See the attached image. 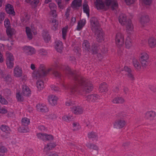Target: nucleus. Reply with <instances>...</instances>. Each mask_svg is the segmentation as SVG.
I'll list each match as a JSON object with an SVG mask.
<instances>
[{"instance_id":"obj_1","label":"nucleus","mask_w":156,"mask_h":156,"mask_svg":"<svg viewBox=\"0 0 156 156\" xmlns=\"http://www.w3.org/2000/svg\"><path fill=\"white\" fill-rule=\"evenodd\" d=\"M61 69L65 70L67 74L71 76L75 82V85L70 88V94L77 96L78 94H81L80 91H78L79 87L83 90V92H89L93 88L92 84L88 80L83 78L77 73L76 71H72L68 66H66L64 68L61 67Z\"/></svg>"},{"instance_id":"obj_2","label":"nucleus","mask_w":156,"mask_h":156,"mask_svg":"<svg viewBox=\"0 0 156 156\" xmlns=\"http://www.w3.org/2000/svg\"><path fill=\"white\" fill-rule=\"evenodd\" d=\"M60 65L55 63L53 68L46 69L45 66L43 64H41L37 70L34 71L32 75L33 78L34 79L41 78L43 76L46 75L50 72L51 71L53 74L57 78H58L59 81L60 86L62 87L64 90L68 89V86L66 85L63 81V76L56 69H60Z\"/></svg>"},{"instance_id":"obj_3","label":"nucleus","mask_w":156,"mask_h":156,"mask_svg":"<svg viewBox=\"0 0 156 156\" xmlns=\"http://www.w3.org/2000/svg\"><path fill=\"white\" fill-rule=\"evenodd\" d=\"M91 29L95 33L97 41L101 42L104 40V33L100 27V25L97 19L92 18L90 20Z\"/></svg>"},{"instance_id":"obj_4","label":"nucleus","mask_w":156,"mask_h":156,"mask_svg":"<svg viewBox=\"0 0 156 156\" xmlns=\"http://www.w3.org/2000/svg\"><path fill=\"white\" fill-rule=\"evenodd\" d=\"M95 5L98 10H107L110 6H111L113 10L118 7V4L115 0H105V3L102 0H96Z\"/></svg>"},{"instance_id":"obj_5","label":"nucleus","mask_w":156,"mask_h":156,"mask_svg":"<svg viewBox=\"0 0 156 156\" xmlns=\"http://www.w3.org/2000/svg\"><path fill=\"white\" fill-rule=\"evenodd\" d=\"M115 42L119 48L118 50L119 55L124 56L126 55V52L123 48L124 42V35L120 32L118 33L115 35Z\"/></svg>"},{"instance_id":"obj_6","label":"nucleus","mask_w":156,"mask_h":156,"mask_svg":"<svg viewBox=\"0 0 156 156\" xmlns=\"http://www.w3.org/2000/svg\"><path fill=\"white\" fill-rule=\"evenodd\" d=\"M119 22L122 25H126V30L128 33L130 34L134 31V28L130 20H127L126 15L121 14L119 17Z\"/></svg>"},{"instance_id":"obj_7","label":"nucleus","mask_w":156,"mask_h":156,"mask_svg":"<svg viewBox=\"0 0 156 156\" xmlns=\"http://www.w3.org/2000/svg\"><path fill=\"white\" fill-rule=\"evenodd\" d=\"M83 49L87 52H91L93 54H97V58L98 60H101L103 58V56L100 53H98V48L95 45H93L91 49L90 48V45L88 41L84 40L83 43Z\"/></svg>"},{"instance_id":"obj_8","label":"nucleus","mask_w":156,"mask_h":156,"mask_svg":"<svg viewBox=\"0 0 156 156\" xmlns=\"http://www.w3.org/2000/svg\"><path fill=\"white\" fill-rule=\"evenodd\" d=\"M6 63L7 67L9 69L13 68L14 65V57L11 53L7 51L6 52Z\"/></svg>"},{"instance_id":"obj_9","label":"nucleus","mask_w":156,"mask_h":156,"mask_svg":"<svg viewBox=\"0 0 156 156\" xmlns=\"http://www.w3.org/2000/svg\"><path fill=\"white\" fill-rule=\"evenodd\" d=\"M149 55L146 52H143L141 54L140 60L142 66L146 68L149 64Z\"/></svg>"},{"instance_id":"obj_10","label":"nucleus","mask_w":156,"mask_h":156,"mask_svg":"<svg viewBox=\"0 0 156 156\" xmlns=\"http://www.w3.org/2000/svg\"><path fill=\"white\" fill-rule=\"evenodd\" d=\"M23 52L28 55H31L35 53V49L30 46H25L22 47Z\"/></svg>"},{"instance_id":"obj_11","label":"nucleus","mask_w":156,"mask_h":156,"mask_svg":"<svg viewBox=\"0 0 156 156\" xmlns=\"http://www.w3.org/2000/svg\"><path fill=\"white\" fill-rule=\"evenodd\" d=\"M36 107L37 110L41 112H46L48 111L47 106L44 104H38Z\"/></svg>"},{"instance_id":"obj_12","label":"nucleus","mask_w":156,"mask_h":156,"mask_svg":"<svg viewBox=\"0 0 156 156\" xmlns=\"http://www.w3.org/2000/svg\"><path fill=\"white\" fill-rule=\"evenodd\" d=\"M71 108L72 111L76 114H81L83 112V108L80 106H73Z\"/></svg>"},{"instance_id":"obj_13","label":"nucleus","mask_w":156,"mask_h":156,"mask_svg":"<svg viewBox=\"0 0 156 156\" xmlns=\"http://www.w3.org/2000/svg\"><path fill=\"white\" fill-rule=\"evenodd\" d=\"M58 98L55 95L51 94L48 97V100L50 104L52 105H55L56 104Z\"/></svg>"},{"instance_id":"obj_14","label":"nucleus","mask_w":156,"mask_h":156,"mask_svg":"<svg viewBox=\"0 0 156 156\" xmlns=\"http://www.w3.org/2000/svg\"><path fill=\"white\" fill-rule=\"evenodd\" d=\"M13 73L14 76L16 77L21 76L23 73L21 68L18 66H16L14 69Z\"/></svg>"},{"instance_id":"obj_15","label":"nucleus","mask_w":156,"mask_h":156,"mask_svg":"<svg viewBox=\"0 0 156 156\" xmlns=\"http://www.w3.org/2000/svg\"><path fill=\"white\" fill-rule=\"evenodd\" d=\"M149 20L150 19L149 16L144 14L141 17L140 21L141 25L144 27L146 26L147 23L149 22Z\"/></svg>"},{"instance_id":"obj_16","label":"nucleus","mask_w":156,"mask_h":156,"mask_svg":"<svg viewBox=\"0 0 156 156\" xmlns=\"http://www.w3.org/2000/svg\"><path fill=\"white\" fill-rule=\"evenodd\" d=\"M26 32L27 37L29 40H31L33 37V32L34 35L36 34L37 32L34 31L32 27L30 28V27H26Z\"/></svg>"},{"instance_id":"obj_17","label":"nucleus","mask_w":156,"mask_h":156,"mask_svg":"<svg viewBox=\"0 0 156 156\" xmlns=\"http://www.w3.org/2000/svg\"><path fill=\"white\" fill-rule=\"evenodd\" d=\"M124 71L125 72L126 74H127L128 77L131 80H133L134 77L133 75L131 73V70L128 67L125 66L124 67L123 70L122 71V72L120 73L121 74L123 73Z\"/></svg>"},{"instance_id":"obj_18","label":"nucleus","mask_w":156,"mask_h":156,"mask_svg":"<svg viewBox=\"0 0 156 156\" xmlns=\"http://www.w3.org/2000/svg\"><path fill=\"white\" fill-rule=\"evenodd\" d=\"M22 91L23 95L24 96H29L31 93V91L27 85H23L22 87Z\"/></svg>"},{"instance_id":"obj_19","label":"nucleus","mask_w":156,"mask_h":156,"mask_svg":"<svg viewBox=\"0 0 156 156\" xmlns=\"http://www.w3.org/2000/svg\"><path fill=\"white\" fill-rule=\"evenodd\" d=\"M126 122L123 120H119L115 121L114 124V127L115 128H121L125 125Z\"/></svg>"},{"instance_id":"obj_20","label":"nucleus","mask_w":156,"mask_h":156,"mask_svg":"<svg viewBox=\"0 0 156 156\" xmlns=\"http://www.w3.org/2000/svg\"><path fill=\"white\" fill-rule=\"evenodd\" d=\"M156 116V113L154 111H147L145 114V117L147 119H152Z\"/></svg>"},{"instance_id":"obj_21","label":"nucleus","mask_w":156,"mask_h":156,"mask_svg":"<svg viewBox=\"0 0 156 156\" xmlns=\"http://www.w3.org/2000/svg\"><path fill=\"white\" fill-rule=\"evenodd\" d=\"M5 10L8 14L12 16L15 15V13L13 6L10 4H8L6 5Z\"/></svg>"},{"instance_id":"obj_22","label":"nucleus","mask_w":156,"mask_h":156,"mask_svg":"<svg viewBox=\"0 0 156 156\" xmlns=\"http://www.w3.org/2000/svg\"><path fill=\"white\" fill-rule=\"evenodd\" d=\"M148 44L150 48H153L156 47V39L153 37H150L148 40Z\"/></svg>"},{"instance_id":"obj_23","label":"nucleus","mask_w":156,"mask_h":156,"mask_svg":"<svg viewBox=\"0 0 156 156\" xmlns=\"http://www.w3.org/2000/svg\"><path fill=\"white\" fill-rule=\"evenodd\" d=\"M99 98V97L96 94L89 95L87 96V100L89 102H94Z\"/></svg>"},{"instance_id":"obj_24","label":"nucleus","mask_w":156,"mask_h":156,"mask_svg":"<svg viewBox=\"0 0 156 156\" xmlns=\"http://www.w3.org/2000/svg\"><path fill=\"white\" fill-rule=\"evenodd\" d=\"M55 43V49L58 52L61 53L63 48L62 42L58 40L56 41Z\"/></svg>"},{"instance_id":"obj_25","label":"nucleus","mask_w":156,"mask_h":156,"mask_svg":"<svg viewBox=\"0 0 156 156\" xmlns=\"http://www.w3.org/2000/svg\"><path fill=\"white\" fill-rule=\"evenodd\" d=\"M86 23L85 20L83 19L80 20L78 22L76 30L78 31L81 30Z\"/></svg>"},{"instance_id":"obj_26","label":"nucleus","mask_w":156,"mask_h":156,"mask_svg":"<svg viewBox=\"0 0 156 156\" xmlns=\"http://www.w3.org/2000/svg\"><path fill=\"white\" fill-rule=\"evenodd\" d=\"M133 64L135 68L137 71H140L141 69V65L139 61L135 58H134L132 61Z\"/></svg>"},{"instance_id":"obj_27","label":"nucleus","mask_w":156,"mask_h":156,"mask_svg":"<svg viewBox=\"0 0 156 156\" xmlns=\"http://www.w3.org/2000/svg\"><path fill=\"white\" fill-rule=\"evenodd\" d=\"M82 0H74L72 2V7L75 9L80 7L82 5Z\"/></svg>"},{"instance_id":"obj_28","label":"nucleus","mask_w":156,"mask_h":156,"mask_svg":"<svg viewBox=\"0 0 156 156\" xmlns=\"http://www.w3.org/2000/svg\"><path fill=\"white\" fill-rule=\"evenodd\" d=\"M83 10L84 13H85L88 17L90 15V9L88 5L84 2L83 5Z\"/></svg>"},{"instance_id":"obj_29","label":"nucleus","mask_w":156,"mask_h":156,"mask_svg":"<svg viewBox=\"0 0 156 156\" xmlns=\"http://www.w3.org/2000/svg\"><path fill=\"white\" fill-rule=\"evenodd\" d=\"M42 36L46 42H48L50 40V37L48 33V31L46 30H43Z\"/></svg>"},{"instance_id":"obj_30","label":"nucleus","mask_w":156,"mask_h":156,"mask_svg":"<svg viewBox=\"0 0 156 156\" xmlns=\"http://www.w3.org/2000/svg\"><path fill=\"white\" fill-rule=\"evenodd\" d=\"M132 40L130 37L128 36L126 39L125 45L126 48L129 49L132 46Z\"/></svg>"},{"instance_id":"obj_31","label":"nucleus","mask_w":156,"mask_h":156,"mask_svg":"<svg viewBox=\"0 0 156 156\" xmlns=\"http://www.w3.org/2000/svg\"><path fill=\"white\" fill-rule=\"evenodd\" d=\"M37 87L39 90H41L44 88V82L42 80H38L36 83Z\"/></svg>"},{"instance_id":"obj_32","label":"nucleus","mask_w":156,"mask_h":156,"mask_svg":"<svg viewBox=\"0 0 156 156\" xmlns=\"http://www.w3.org/2000/svg\"><path fill=\"white\" fill-rule=\"evenodd\" d=\"M68 26L66 25L63 27L62 29V37L64 40H65L66 39V37L68 31Z\"/></svg>"},{"instance_id":"obj_33","label":"nucleus","mask_w":156,"mask_h":156,"mask_svg":"<svg viewBox=\"0 0 156 156\" xmlns=\"http://www.w3.org/2000/svg\"><path fill=\"white\" fill-rule=\"evenodd\" d=\"M58 20L53 19L51 21V27L53 30H56L58 29Z\"/></svg>"},{"instance_id":"obj_34","label":"nucleus","mask_w":156,"mask_h":156,"mask_svg":"<svg viewBox=\"0 0 156 156\" xmlns=\"http://www.w3.org/2000/svg\"><path fill=\"white\" fill-rule=\"evenodd\" d=\"M107 86L105 83H101L99 87V90L101 92H106L107 91Z\"/></svg>"},{"instance_id":"obj_35","label":"nucleus","mask_w":156,"mask_h":156,"mask_svg":"<svg viewBox=\"0 0 156 156\" xmlns=\"http://www.w3.org/2000/svg\"><path fill=\"white\" fill-rule=\"evenodd\" d=\"M114 103H122L124 101V100L122 97H117L115 98L112 101Z\"/></svg>"},{"instance_id":"obj_36","label":"nucleus","mask_w":156,"mask_h":156,"mask_svg":"<svg viewBox=\"0 0 156 156\" xmlns=\"http://www.w3.org/2000/svg\"><path fill=\"white\" fill-rule=\"evenodd\" d=\"M0 128L2 131L6 133H9L11 131L10 128L8 126L5 125H2Z\"/></svg>"},{"instance_id":"obj_37","label":"nucleus","mask_w":156,"mask_h":156,"mask_svg":"<svg viewBox=\"0 0 156 156\" xmlns=\"http://www.w3.org/2000/svg\"><path fill=\"white\" fill-rule=\"evenodd\" d=\"M15 32V30L11 27L6 29V33L9 37H11L13 34Z\"/></svg>"},{"instance_id":"obj_38","label":"nucleus","mask_w":156,"mask_h":156,"mask_svg":"<svg viewBox=\"0 0 156 156\" xmlns=\"http://www.w3.org/2000/svg\"><path fill=\"white\" fill-rule=\"evenodd\" d=\"M88 137L91 138L93 140H97L98 139V136L97 133L94 132H91L88 134Z\"/></svg>"},{"instance_id":"obj_39","label":"nucleus","mask_w":156,"mask_h":156,"mask_svg":"<svg viewBox=\"0 0 156 156\" xmlns=\"http://www.w3.org/2000/svg\"><path fill=\"white\" fill-rule=\"evenodd\" d=\"M86 146L90 149H93L97 151H98L99 149L97 145L91 144L87 143L86 144Z\"/></svg>"},{"instance_id":"obj_40","label":"nucleus","mask_w":156,"mask_h":156,"mask_svg":"<svg viewBox=\"0 0 156 156\" xmlns=\"http://www.w3.org/2000/svg\"><path fill=\"white\" fill-rule=\"evenodd\" d=\"M22 123L23 125L27 126L30 123V119L26 117L23 118L21 120Z\"/></svg>"},{"instance_id":"obj_41","label":"nucleus","mask_w":156,"mask_h":156,"mask_svg":"<svg viewBox=\"0 0 156 156\" xmlns=\"http://www.w3.org/2000/svg\"><path fill=\"white\" fill-rule=\"evenodd\" d=\"M56 146L55 143H49L47 144L46 146L45 147L44 150H50L54 148Z\"/></svg>"},{"instance_id":"obj_42","label":"nucleus","mask_w":156,"mask_h":156,"mask_svg":"<svg viewBox=\"0 0 156 156\" xmlns=\"http://www.w3.org/2000/svg\"><path fill=\"white\" fill-rule=\"evenodd\" d=\"M38 53L40 55L44 57H45L47 54V51L43 49H40L38 51Z\"/></svg>"},{"instance_id":"obj_43","label":"nucleus","mask_w":156,"mask_h":156,"mask_svg":"<svg viewBox=\"0 0 156 156\" xmlns=\"http://www.w3.org/2000/svg\"><path fill=\"white\" fill-rule=\"evenodd\" d=\"M18 131L21 133H27L29 131V129L27 127H20L18 129Z\"/></svg>"},{"instance_id":"obj_44","label":"nucleus","mask_w":156,"mask_h":156,"mask_svg":"<svg viewBox=\"0 0 156 156\" xmlns=\"http://www.w3.org/2000/svg\"><path fill=\"white\" fill-rule=\"evenodd\" d=\"M16 98L19 101H22L24 100L23 96H22L20 92H18L16 94Z\"/></svg>"},{"instance_id":"obj_45","label":"nucleus","mask_w":156,"mask_h":156,"mask_svg":"<svg viewBox=\"0 0 156 156\" xmlns=\"http://www.w3.org/2000/svg\"><path fill=\"white\" fill-rule=\"evenodd\" d=\"M5 75V69L4 68L0 69V79H3Z\"/></svg>"},{"instance_id":"obj_46","label":"nucleus","mask_w":156,"mask_h":156,"mask_svg":"<svg viewBox=\"0 0 156 156\" xmlns=\"http://www.w3.org/2000/svg\"><path fill=\"white\" fill-rule=\"evenodd\" d=\"M74 104H75V102L72 101L71 99H68L66 102V105L67 106L73 105Z\"/></svg>"},{"instance_id":"obj_47","label":"nucleus","mask_w":156,"mask_h":156,"mask_svg":"<svg viewBox=\"0 0 156 156\" xmlns=\"http://www.w3.org/2000/svg\"><path fill=\"white\" fill-rule=\"evenodd\" d=\"M0 103L3 105H7L8 103V102L4 98H3L1 95L0 94Z\"/></svg>"},{"instance_id":"obj_48","label":"nucleus","mask_w":156,"mask_h":156,"mask_svg":"<svg viewBox=\"0 0 156 156\" xmlns=\"http://www.w3.org/2000/svg\"><path fill=\"white\" fill-rule=\"evenodd\" d=\"M3 79H4L5 81L9 82L11 81L12 80L11 76L10 75H7L6 76L5 75Z\"/></svg>"},{"instance_id":"obj_49","label":"nucleus","mask_w":156,"mask_h":156,"mask_svg":"<svg viewBox=\"0 0 156 156\" xmlns=\"http://www.w3.org/2000/svg\"><path fill=\"white\" fill-rule=\"evenodd\" d=\"M4 25L5 27L7 29L11 27L10 26V22L8 19H5L4 21Z\"/></svg>"},{"instance_id":"obj_50","label":"nucleus","mask_w":156,"mask_h":156,"mask_svg":"<svg viewBox=\"0 0 156 156\" xmlns=\"http://www.w3.org/2000/svg\"><path fill=\"white\" fill-rule=\"evenodd\" d=\"M45 136L44 140H51L53 139V137L51 135L45 134Z\"/></svg>"},{"instance_id":"obj_51","label":"nucleus","mask_w":156,"mask_h":156,"mask_svg":"<svg viewBox=\"0 0 156 156\" xmlns=\"http://www.w3.org/2000/svg\"><path fill=\"white\" fill-rule=\"evenodd\" d=\"M37 136L38 139H41L44 141L45 140V134L39 133L37 134Z\"/></svg>"},{"instance_id":"obj_52","label":"nucleus","mask_w":156,"mask_h":156,"mask_svg":"<svg viewBox=\"0 0 156 156\" xmlns=\"http://www.w3.org/2000/svg\"><path fill=\"white\" fill-rule=\"evenodd\" d=\"M62 119L63 121L68 122L71 120V117L64 115L62 117Z\"/></svg>"},{"instance_id":"obj_53","label":"nucleus","mask_w":156,"mask_h":156,"mask_svg":"<svg viewBox=\"0 0 156 156\" xmlns=\"http://www.w3.org/2000/svg\"><path fill=\"white\" fill-rule=\"evenodd\" d=\"M55 1L58 4V7L61 9H63L64 8V6L61 3L62 0H55Z\"/></svg>"},{"instance_id":"obj_54","label":"nucleus","mask_w":156,"mask_h":156,"mask_svg":"<svg viewBox=\"0 0 156 156\" xmlns=\"http://www.w3.org/2000/svg\"><path fill=\"white\" fill-rule=\"evenodd\" d=\"M73 126L74 128V130H76L79 129L80 128V126L78 123L77 122H74L73 124Z\"/></svg>"},{"instance_id":"obj_55","label":"nucleus","mask_w":156,"mask_h":156,"mask_svg":"<svg viewBox=\"0 0 156 156\" xmlns=\"http://www.w3.org/2000/svg\"><path fill=\"white\" fill-rule=\"evenodd\" d=\"M5 16V13L3 12H0V24L4 20Z\"/></svg>"},{"instance_id":"obj_56","label":"nucleus","mask_w":156,"mask_h":156,"mask_svg":"<svg viewBox=\"0 0 156 156\" xmlns=\"http://www.w3.org/2000/svg\"><path fill=\"white\" fill-rule=\"evenodd\" d=\"M51 89L54 91H61L59 87H58L55 85H51Z\"/></svg>"},{"instance_id":"obj_57","label":"nucleus","mask_w":156,"mask_h":156,"mask_svg":"<svg viewBox=\"0 0 156 156\" xmlns=\"http://www.w3.org/2000/svg\"><path fill=\"white\" fill-rule=\"evenodd\" d=\"M7 112V110L4 107H1L0 108V113L4 114Z\"/></svg>"},{"instance_id":"obj_58","label":"nucleus","mask_w":156,"mask_h":156,"mask_svg":"<svg viewBox=\"0 0 156 156\" xmlns=\"http://www.w3.org/2000/svg\"><path fill=\"white\" fill-rule=\"evenodd\" d=\"M142 2L146 5H150L152 2V0H141Z\"/></svg>"},{"instance_id":"obj_59","label":"nucleus","mask_w":156,"mask_h":156,"mask_svg":"<svg viewBox=\"0 0 156 156\" xmlns=\"http://www.w3.org/2000/svg\"><path fill=\"white\" fill-rule=\"evenodd\" d=\"M7 151V149L3 146H0V152L5 153Z\"/></svg>"},{"instance_id":"obj_60","label":"nucleus","mask_w":156,"mask_h":156,"mask_svg":"<svg viewBox=\"0 0 156 156\" xmlns=\"http://www.w3.org/2000/svg\"><path fill=\"white\" fill-rule=\"evenodd\" d=\"M1 94H5V95H6V94H10V90L8 89L3 90L1 91Z\"/></svg>"},{"instance_id":"obj_61","label":"nucleus","mask_w":156,"mask_h":156,"mask_svg":"<svg viewBox=\"0 0 156 156\" xmlns=\"http://www.w3.org/2000/svg\"><path fill=\"white\" fill-rule=\"evenodd\" d=\"M51 14L54 17H56L57 16L56 12L55 9L51 10Z\"/></svg>"},{"instance_id":"obj_62","label":"nucleus","mask_w":156,"mask_h":156,"mask_svg":"<svg viewBox=\"0 0 156 156\" xmlns=\"http://www.w3.org/2000/svg\"><path fill=\"white\" fill-rule=\"evenodd\" d=\"M136 0H125V2L127 5L133 4Z\"/></svg>"},{"instance_id":"obj_63","label":"nucleus","mask_w":156,"mask_h":156,"mask_svg":"<svg viewBox=\"0 0 156 156\" xmlns=\"http://www.w3.org/2000/svg\"><path fill=\"white\" fill-rule=\"evenodd\" d=\"M49 7L51 10L55 9L56 8L55 5L53 3H51L49 4Z\"/></svg>"},{"instance_id":"obj_64","label":"nucleus","mask_w":156,"mask_h":156,"mask_svg":"<svg viewBox=\"0 0 156 156\" xmlns=\"http://www.w3.org/2000/svg\"><path fill=\"white\" fill-rule=\"evenodd\" d=\"M70 10L68 9H67L65 13V16L66 17V19H68V18L69 16Z\"/></svg>"}]
</instances>
